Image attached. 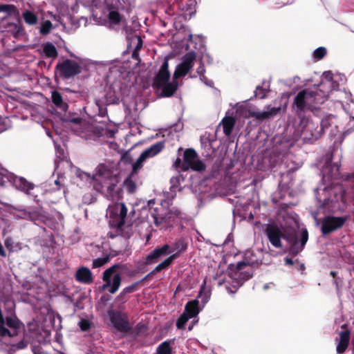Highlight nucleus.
<instances>
[{
  "label": "nucleus",
  "instance_id": "f257e3e1",
  "mask_svg": "<svg viewBox=\"0 0 354 354\" xmlns=\"http://www.w3.org/2000/svg\"><path fill=\"white\" fill-rule=\"evenodd\" d=\"M196 57L194 52L192 51L185 54L182 58L181 63L176 66L173 80L171 82H168L170 78L168 61H164L153 82L156 87L162 88L161 96L170 97L174 95L178 86L177 80L180 77L185 76L190 71L194 65Z\"/></svg>",
  "mask_w": 354,
  "mask_h": 354
},
{
  "label": "nucleus",
  "instance_id": "f03ea898",
  "mask_svg": "<svg viewBox=\"0 0 354 354\" xmlns=\"http://www.w3.org/2000/svg\"><path fill=\"white\" fill-rule=\"evenodd\" d=\"M265 232L270 243L277 248L282 247L281 239L286 238L290 244L291 252L295 254L303 250L308 237L306 230H298L285 236L281 229L274 223L267 225Z\"/></svg>",
  "mask_w": 354,
  "mask_h": 354
},
{
  "label": "nucleus",
  "instance_id": "7ed1b4c3",
  "mask_svg": "<svg viewBox=\"0 0 354 354\" xmlns=\"http://www.w3.org/2000/svg\"><path fill=\"white\" fill-rule=\"evenodd\" d=\"M77 176L82 180L88 181L97 192H102L104 189V183H106L112 176V164H100L93 176L82 171H78Z\"/></svg>",
  "mask_w": 354,
  "mask_h": 354
},
{
  "label": "nucleus",
  "instance_id": "20e7f679",
  "mask_svg": "<svg viewBox=\"0 0 354 354\" xmlns=\"http://www.w3.org/2000/svg\"><path fill=\"white\" fill-rule=\"evenodd\" d=\"M326 120H323L322 123L314 122L308 118H302L299 125L301 137L306 142H313L319 138L324 131V127L326 125Z\"/></svg>",
  "mask_w": 354,
  "mask_h": 354
},
{
  "label": "nucleus",
  "instance_id": "39448f33",
  "mask_svg": "<svg viewBox=\"0 0 354 354\" xmlns=\"http://www.w3.org/2000/svg\"><path fill=\"white\" fill-rule=\"evenodd\" d=\"M316 198L322 207L331 203L332 208H336V203L339 200H343L344 190L339 185H335L330 187L318 188L315 191Z\"/></svg>",
  "mask_w": 354,
  "mask_h": 354
},
{
  "label": "nucleus",
  "instance_id": "423d86ee",
  "mask_svg": "<svg viewBox=\"0 0 354 354\" xmlns=\"http://www.w3.org/2000/svg\"><path fill=\"white\" fill-rule=\"evenodd\" d=\"M70 55L76 58L77 61L67 59L57 65L60 75L68 79L80 73L82 67L85 66L86 64L85 59L76 57L73 53H71Z\"/></svg>",
  "mask_w": 354,
  "mask_h": 354
},
{
  "label": "nucleus",
  "instance_id": "0eeeda50",
  "mask_svg": "<svg viewBox=\"0 0 354 354\" xmlns=\"http://www.w3.org/2000/svg\"><path fill=\"white\" fill-rule=\"evenodd\" d=\"M162 208H154L151 210L150 214L153 219L154 224L156 227L165 228L170 225L175 218L180 216V212L177 209H169L162 213Z\"/></svg>",
  "mask_w": 354,
  "mask_h": 354
},
{
  "label": "nucleus",
  "instance_id": "6e6552de",
  "mask_svg": "<svg viewBox=\"0 0 354 354\" xmlns=\"http://www.w3.org/2000/svg\"><path fill=\"white\" fill-rule=\"evenodd\" d=\"M319 103L313 92L308 90H303L295 96L293 104L298 111H303L316 108Z\"/></svg>",
  "mask_w": 354,
  "mask_h": 354
},
{
  "label": "nucleus",
  "instance_id": "1a4fd4ad",
  "mask_svg": "<svg viewBox=\"0 0 354 354\" xmlns=\"http://www.w3.org/2000/svg\"><path fill=\"white\" fill-rule=\"evenodd\" d=\"M241 114L245 118L252 117L259 120L270 119L276 116L281 111L280 106L267 105L263 111H247L246 106L241 107Z\"/></svg>",
  "mask_w": 354,
  "mask_h": 354
},
{
  "label": "nucleus",
  "instance_id": "9d476101",
  "mask_svg": "<svg viewBox=\"0 0 354 354\" xmlns=\"http://www.w3.org/2000/svg\"><path fill=\"white\" fill-rule=\"evenodd\" d=\"M0 185L5 186L6 181L10 182L16 189L21 190L24 192L28 193L30 190L33 189V185L28 182L22 177H18L11 173L6 172V174H1Z\"/></svg>",
  "mask_w": 354,
  "mask_h": 354
},
{
  "label": "nucleus",
  "instance_id": "9b49d317",
  "mask_svg": "<svg viewBox=\"0 0 354 354\" xmlns=\"http://www.w3.org/2000/svg\"><path fill=\"white\" fill-rule=\"evenodd\" d=\"M116 268L113 266L106 269L103 273V281L104 284L102 286V290H109L111 293H115L120 288L121 283V277L119 274H113Z\"/></svg>",
  "mask_w": 354,
  "mask_h": 354
},
{
  "label": "nucleus",
  "instance_id": "f8f14e48",
  "mask_svg": "<svg viewBox=\"0 0 354 354\" xmlns=\"http://www.w3.org/2000/svg\"><path fill=\"white\" fill-rule=\"evenodd\" d=\"M183 158L182 169L184 171H187L189 169L195 171H203L205 169V164L198 159L197 153L192 149H188L185 151Z\"/></svg>",
  "mask_w": 354,
  "mask_h": 354
},
{
  "label": "nucleus",
  "instance_id": "ddd939ff",
  "mask_svg": "<svg viewBox=\"0 0 354 354\" xmlns=\"http://www.w3.org/2000/svg\"><path fill=\"white\" fill-rule=\"evenodd\" d=\"M164 148V145L162 142H158L150 147L145 149L138 157L136 162L133 165V171L139 169L142 167L143 163L147 159L152 158L159 153Z\"/></svg>",
  "mask_w": 354,
  "mask_h": 354
},
{
  "label": "nucleus",
  "instance_id": "4468645a",
  "mask_svg": "<svg viewBox=\"0 0 354 354\" xmlns=\"http://www.w3.org/2000/svg\"><path fill=\"white\" fill-rule=\"evenodd\" d=\"M127 214V208L123 203L109 205L107 208V214H109L110 217L115 216L117 218V223L119 227L124 224Z\"/></svg>",
  "mask_w": 354,
  "mask_h": 354
},
{
  "label": "nucleus",
  "instance_id": "2eb2a0df",
  "mask_svg": "<svg viewBox=\"0 0 354 354\" xmlns=\"http://www.w3.org/2000/svg\"><path fill=\"white\" fill-rule=\"evenodd\" d=\"M114 166L112 164V176L108 180L106 183H104V187L107 186L106 196L112 201H118L122 197V189L117 186V180L113 174Z\"/></svg>",
  "mask_w": 354,
  "mask_h": 354
},
{
  "label": "nucleus",
  "instance_id": "dca6fc26",
  "mask_svg": "<svg viewBox=\"0 0 354 354\" xmlns=\"http://www.w3.org/2000/svg\"><path fill=\"white\" fill-rule=\"evenodd\" d=\"M345 222V218L342 217L328 216L324 219L322 230L324 234L330 233L341 227Z\"/></svg>",
  "mask_w": 354,
  "mask_h": 354
},
{
  "label": "nucleus",
  "instance_id": "f3484780",
  "mask_svg": "<svg viewBox=\"0 0 354 354\" xmlns=\"http://www.w3.org/2000/svg\"><path fill=\"white\" fill-rule=\"evenodd\" d=\"M119 0H106L105 4L107 10V16L110 25H117L123 22L122 17L114 9L115 5Z\"/></svg>",
  "mask_w": 354,
  "mask_h": 354
},
{
  "label": "nucleus",
  "instance_id": "a211bd4d",
  "mask_svg": "<svg viewBox=\"0 0 354 354\" xmlns=\"http://www.w3.org/2000/svg\"><path fill=\"white\" fill-rule=\"evenodd\" d=\"M109 316L113 326L117 330L126 331L129 329V323L125 315L116 311H111Z\"/></svg>",
  "mask_w": 354,
  "mask_h": 354
},
{
  "label": "nucleus",
  "instance_id": "6ab92c4d",
  "mask_svg": "<svg viewBox=\"0 0 354 354\" xmlns=\"http://www.w3.org/2000/svg\"><path fill=\"white\" fill-rule=\"evenodd\" d=\"M5 324L10 328L8 329L9 335H0V337H15L17 336L21 329L23 328V324L20 322V321L14 316L7 317L5 319Z\"/></svg>",
  "mask_w": 354,
  "mask_h": 354
},
{
  "label": "nucleus",
  "instance_id": "aec40b11",
  "mask_svg": "<svg viewBox=\"0 0 354 354\" xmlns=\"http://www.w3.org/2000/svg\"><path fill=\"white\" fill-rule=\"evenodd\" d=\"M169 254V245L165 244L160 248H156L146 257L147 263H156L160 257Z\"/></svg>",
  "mask_w": 354,
  "mask_h": 354
},
{
  "label": "nucleus",
  "instance_id": "412c9836",
  "mask_svg": "<svg viewBox=\"0 0 354 354\" xmlns=\"http://www.w3.org/2000/svg\"><path fill=\"white\" fill-rule=\"evenodd\" d=\"M76 280L83 283H91L93 282L92 273L86 267L80 268L75 274Z\"/></svg>",
  "mask_w": 354,
  "mask_h": 354
},
{
  "label": "nucleus",
  "instance_id": "4be33fe9",
  "mask_svg": "<svg viewBox=\"0 0 354 354\" xmlns=\"http://www.w3.org/2000/svg\"><path fill=\"white\" fill-rule=\"evenodd\" d=\"M3 31L7 32L11 34L14 37H17L22 34V27L19 21L14 22H6L3 25Z\"/></svg>",
  "mask_w": 354,
  "mask_h": 354
},
{
  "label": "nucleus",
  "instance_id": "5701e85b",
  "mask_svg": "<svg viewBox=\"0 0 354 354\" xmlns=\"http://www.w3.org/2000/svg\"><path fill=\"white\" fill-rule=\"evenodd\" d=\"M40 53L47 58L55 59L57 56L55 46L50 42H46L41 45Z\"/></svg>",
  "mask_w": 354,
  "mask_h": 354
},
{
  "label": "nucleus",
  "instance_id": "b1692460",
  "mask_svg": "<svg viewBox=\"0 0 354 354\" xmlns=\"http://www.w3.org/2000/svg\"><path fill=\"white\" fill-rule=\"evenodd\" d=\"M187 248V244L183 239H179L174 244L169 245V254L171 257H174V259L177 258L180 254L185 251Z\"/></svg>",
  "mask_w": 354,
  "mask_h": 354
},
{
  "label": "nucleus",
  "instance_id": "393cba45",
  "mask_svg": "<svg viewBox=\"0 0 354 354\" xmlns=\"http://www.w3.org/2000/svg\"><path fill=\"white\" fill-rule=\"evenodd\" d=\"M198 304L199 302L196 299L188 301L185 306L184 313H186L190 318L196 317L200 312Z\"/></svg>",
  "mask_w": 354,
  "mask_h": 354
},
{
  "label": "nucleus",
  "instance_id": "a878e982",
  "mask_svg": "<svg viewBox=\"0 0 354 354\" xmlns=\"http://www.w3.org/2000/svg\"><path fill=\"white\" fill-rule=\"evenodd\" d=\"M349 342V333L347 331H342L339 333V339H338V343L337 345V352L339 353H344L348 345Z\"/></svg>",
  "mask_w": 354,
  "mask_h": 354
},
{
  "label": "nucleus",
  "instance_id": "bb28decb",
  "mask_svg": "<svg viewBox=\"0 0 354 354\" xmlns=\"http://www.w3.org/2000/svg\"><path fill=\"white\" fill-rule=\"evenodd\" d=\"M51 98L52 102L58 109L64 111H67L68 106L67 103L63 101V98L59 92L56 91H53L51 93Z\"/></svg>",
  "mask_w": 354,
  "mask_h": 354
},
{
  "label": "nucleus",
  "instance_id": "cd10ccee",
  "mask_svg": "<svg viewBox=\"0 0 354 354\" xmlns=\"http://www.w3.org/2000/svg\"><path fill=\"white\" fill-rule=\"evenodd\" d=\"M235 120L232 117H225L222 120L223 132L226 136H230L232 132Z\"/></svg>",
  "mask_w": 354,
  "mask_h": 354
},
{
  "label": "nucleus",
  "instance_id": "c85d7f7f",
  "mask_svg": "<svg viewBox=\"0 0 354 354\" xmlns=\"http://www.w3.org/2000/svg\"><path fill=\"white\" fill-rule=\"evenodd\" d=\"M23 17L26 23L29 25H35L37 22V16L31 11L26 10L23 13Z\"/></svg>",
  "mask_w": 354,
  "mask_h": 354
},
{
  "label": "nucleus",
  "instance_id": "c756f323",
  "mask_svg": "<svg viewBox=\"0 0 354 354\" xmlns=\"http://www.w3.org/2000/svg\"><path fill=\"white\" fill-rule=\"evenodd\" d=\"M174 260V257L169 256L166 258L163 261L159 263L156 268L154 269L155 272H160V270L167 268L169 267Z\"/></svg>",
  "mask_w": 354,
  "mask_h": 354
},
{
  "label": "nucleus",
  "instance_id": "7c9ffc66",
  "mask_svg": "<svg viewBox=\"0 0 354 354\" xmlns=\"http://www.w3.org/2000/svg\"><path fill=\"white\" fill-rule=\"evenodd\" d=\"M174 260V257L169 256L166 258L163 261L159 263L156 268L154 269L155 272H160V270L167 268L169 267Z\"/></svg>",
  "mask_w": 354,
  "mask_h": 354
},
{
  "label": "nucleus",
  "instance_id": "2f4dec72",
  "mask_svg": "<svg viewBox=\"0 0 354 354\" xmlns=\"http://www.w3.org/2000/svg\"><path fill=\"white\" fill-rule=\"evenodd\" d=\"M157 354H171V349L169 342H164L157 348Z\"/></svg>",
  "mask_w": 354,
  "mask_h": 354
},
{
  "label": "nucleus",
  "instance_id": "473e14b6",
  "mask_svg": "<svg viewBox=\"0 0 354 354\" xmlns=\"http://www.w3.org/2000/svg\"><path fill=\"white\" fill-rule=\"evenodd\" d=\"M324 77H325V81L322 82V86H333V89L335 90L336 88V86L333 85V79H334L333 75L329 71L325 72Z\"/></svg>",
  "mask_w": 354,
  "mask_h": 354
},
{
  "label": "nucleus",
  "instance_id": "72a5a7b5",
  "mask_svg": "<svg viewBox=\"0 0 354 354\" xmlns=\"http://www.w3.org/2000/svg\"><path fill=\"white\" fill-rule=\"evenodd\" d=\"M205 72L204 66L201 63L200 66L197 68V73L200 75L201 81L204 82L205 84L211 86L213 84L212 81H207L206 77L204 75Z\"/></svg>",
  "mask_w": 354,
  "mask_h": 354
},
{
  "label": "nucleus",
  "instance_id": "f704fd0d",
  "mask_svg": "<svg viewBox=\"0 0 354 354\" xmlns=\"http://www.w3.org/2000/svg\"><path fill=\"white\" fill-rule=\"evenodd\" d=\"M335 97H337L338 102L342 105V103L344 102L343 98H346L348 100H351V94L350 93H348L344 91H337L335 92Z\"/></svg>",
  "mask_w": 354,
  "mask_h": 354
},
{
  "label": "nucleus",
  "instance_id": "c9c22d12",
  "mask_svg": "<svg viewBox=\"0 0 354 354\" xmlns=\"http://www.w3.org/2000/svg\"><path fill=\"white\" fill-rule=\"evenodd\" d=\"M190 319L186 313H183L176 322V326L178 328H183L186 322Z\"/></svg>",
  "mask_w": 354,
  "mask_h": 354
},
{
  "label": "nucleus",
  "instance_id": "e433bc0d",
  "mask_svg": "<svg viewBox=\"0 0 354 354\" xmlns=\"http://www.w3.org/2000/svg\"><path fill=\"white\" fill-rule=\"evenodd\" d=\"M268 87V85L266 86V88H263L262 86H257L255 91V95L261 99L265 98L266 97L268 92L269 91Z\"/></svg>",
  "mask_w": 354,
  "mask_h": 354
},
{
  "label": "nucleus",
  "instance_id": "4c0bfd02",
  "mask_svg": "<svg viewBox=\"0 0 354 354\" xmlns=\"http://www.w3.org/2000/svg\"><path fill=\"white\" fill-rule=\"evenodd\" d=\"M109 260V257L108 256L95 259L93 261V268H100L106 264Z\"/></svg>",
  "mask_w": 354,
  "mask_h": 354
},
{
  "label": "nucleus",
  "instance_id": "58836bf2",
  "mask_svg": "<svg viewBox=\"0 0 354 354\" xmlns=\"http://www.w3.org/2000/svg\"><path fill=\"white\" fill-rule=\"evenodd\" d=\"M326 54V49L324 47H319L313 52V57L315 59H322Z\"/></svg>",
  "mask_w": 354,
  "mask_h": 354
},
{
  "label": "nucleus",
  "instance_id": "ea45409f",
  "mask_svg": "<svg viewBox=\"0 0 354 354\" xmlns=\"http://www.w3.org/2000/svg\"><path fill=\"white\" fill-rule=\"evenodd\" d=\"M124 187L129 192H133L136 189V184L131 178H128L124 180Z\"/></svg>",
  "mask_w": 354,
  "mask_h": 354
},
{
  "label": "nucleus",
  "instance_id": "a19ab883",
  "mask_svg": "<svg viewBox=\"0 0 354 354\" xmlns=\"http://www.w3.org/2000/svg\"><path fill=\"white\" fill-rule=\"evenodd\" d=\"M52 28V24L50 21L47 20L44 21L40 27V32L41 34H48Z\"/></svg>",
  "mask_w": 354,
  "mask_h": 354
},
{
  "label": "nucleus",
  "instance_id": "79ce46f5",
  "mask_svg": "<svg viewBox=\"0 0 354 354\" xmlns=\"http://www.w3.org/2000/svg\"><path fill=\"white\" fill-rule=\"evenodd\" d=\"M78 325L82 330L86 331L90 329L91 322L88 319H82L80 321Z\"/></svg>",
  "mask_w": 354,
  "mask_h": 354
},
{
  "label": "nucleus",
  "instance_id": "37998d69",
  "mask_svg": "<svg viewBox=\"0 0 354 354\" xmlns=\"http://www.w3.org/2000/svg\"><path fill=\"white\" fill-rule=\"evenodd\" d=\"M137 284H132L128 287H126L120 293V297H124L127 294L133 292L136 290Z\"/></svg>",
  "mask_w": 354,
  "mask_h": 354
},
{
  "label": "nucleus",
  "instance_id": "c03bdc74",
  "mask_svg": "<svg viewBox=\"0 0 354 354\" xmlns=\"http://www.w3.org/2000/svg\"><path fill=\"white\" fill-rule=\"evenodd\" d=\"M15 8V6L12 5H0V12H4L8 14L12 12Z\"/></svg>",
  "mask_w": 354,
  "mask_h": 354
},
{
  "label": "nucleus",
  "instance_id": "a18cd8bd",
  "mask_svg": "<svg viewBox=\"0 0 354 354\" xmlns=\"http://www.w3.org/2000/svg\"><path fill=\"white\" fill-rule=\"evenodd\" d=\"M14 346L17 349H23L27 346V343L24 340H21L19 342H18L16 345H14Z\"/></svg>",
  "mask_w": 354,
  "mask_h": 354
},
{
  "label": "nucleus",
  "instance_id": "49530a36",
  "mask_svg": "<svg viewBox=\"0 0 354 354\" xmlns=\"http://www.w3.org/2000/svg\"><path fill=\"white\" fill-rule=\"evenodd\" d=\"M4 243H5L6 247L8 249H9V250H12V240L10 238H7L5 240Z\"/></svg>",
  "mask_w": 354,
  "mask_h": 354
},
{
  "label": "nucleus",
  "instance_id": "de8ad7c7",
  "mask_svg": "<svg viewBox=\"0 0 354 354\" xmlns=\"http://www.w3.org/2000/svg\"><path fill=\"white\" fill-rule=\"evenodd\" d=\"M127 295H124V297H120V294L115 299V302H119L120 304H124L127 301Z\"/></svg>",
  "mask_w": 354,
  "mask_h": 354
},
{
  "label": "nucleus",
  "instance_id": "09e8293b",
  "mask_svg": "<svg viewBox=\"0 0 354 354\" xmlns=\"http://www.w3.org/2000/svg\"><path fill=\"white\" fill-rule=\"evenodd\" d=\"M248 263H246L244 261L239 262L236 266V268L238 270H241L243 269V267L246 266Z\"/></svg>",
  "mask_w": 354,
  "mask_h": 354
},
{
  "label": "nucleus",
  "instance_id": "8fccbe9b",
  "mask_svg": "<svg viewBox=\"0 0 354 354\" xmlns=\"http://www.w3.org/2000/svg\"><path fill=\"white\" fill-rule=\"evenodd\" d=\"M136 39L138 41L136 48L140 49L142 47V39L140 37H136Z\"/></svg>",
  "mask_w": 354,
  "mask_h": 354
},
{
  "label": "nucleus",
  "instance_id": "3c124183",
  "mask_svg": "<svg viewBox=\"0 0 354 354\" xmlns=\"http://www.w3.org/2000/svg\"><path fill=\"white\" fill-rule=\"evenodd\" d=\"M285 263L286 265H288V266H290V265H292L293 264V261L290 258H286L285 259Z\"/></svg>",
  "mask_w": 354,
  "mask_h": 354
},
{
  "label": "nucleus",
  "instance_id": "603ef678",
  "mask_svg": "<svg viewBox=\"0 0 354 354\" xmlns=\"http://www.w3.org/2000/svg\"><path fill=\"white\" fill-rule=\"evenodd\" d=\"M281 2L280 3L281 5H286V4H288V3H292V1L291 0H281Z\"/></svg>",
  "mask_w": 354,
  "mask_h": 354
},
{
  "label": "nucleus",
  "instance_id": "864d4df0",
  "mask_svg": "<svg viewBox=\"0 0 354 354\" xmlns=\"http://www.w3.org/2000/svg\"><path fill=\"white\" fill-rule=\"evenodd\" d=\"M91 3L94 6H97V2L95 0H89Z\"/></svg>",
  "mask_w": 354,
  "mask_h": 354
},
{
  "label": "nucleus",
  "instance_id": "5fc2aeb1",
  "mask_svg": "<svg viewBox=\"0 0 354 354\" xmlns=\"http://www.w3.org/2000/svg\"><path fill=\"white\" fill-rule=\"evenodd\" d=\"M274 284L273 283H269V284H266L264 286H263V288L265 290L268 289V288H270V286H273Z\"/></svg>",
  "mask_w": 354,
  "mask_h": 354
},
{
  "label": "nucleus",
  "instance_id": "6e6d98bb",
  "mask_svg": "<svg viewBox=\"0 0 354 354\" xmlns=\"http://www.w3.org/2000/svg\"><path fill=\"white\" fill-rule=\"evenodd\" d=\"M227 290L228 292H230V293H234V292H236L237 289L232 290L230 288H227Z\"/></svg>",
  "mask_w": 354,
  "mask_h": 354
},
{
  "label": "nucleus",
  "instance_id": "4d7b16f0",
  "mask_svg": "<svg viewBox=\"0 0 354 354\" xmlns=\"http://www.w3.org/2000/svg\"><path fill=\"white\" fill-rule=\"evenodd\" d=\"M180 162H181L180 159V158H178V159L176 160V161L175 162V165H176V167H178V165L180 163Z\"/></svg>",
  "mask_w": 354,
  "mask_h": 354
},
{
  "label": "nucleus",
  "instance_id": "13d9d810",
  "mask_svg": "<svg viewBox=\"0 0 354 354\" xmlns=\"http://www.w3.org/2000/svg\"><path fill=\"white\" fill-rule=\"evenodd\" d=\"M154 203H155L154 200H150L148 202V205L150 206L151 205L154 204Z\"/></svg>",
  "mask_w": 354,
  "mask_h": 354
},
{
  "label": "nucleus",
  "instance_id": "bf43d9fd",
  "mask_svg": "<svg viewBox=\"0 0 354 354\" xmlns=\"http://www.w3.org/2000/svg\"><path fill=\"white\" fill-rule=\"evenodd\" d=\"M338 176V174H331V177L336 178Z\"/></svg>",
  "mask_w": 354,
  "mask_h": 354
},
{
  "label": "nucleus",
  "instance_id": "052dcab7",
  "mask_svg": "<svg viewBox=\"0 0 354 354\" xmlns=\"http://www.w3.org/2000/svg\"><path fill=\"white\" fill-rule=\"evenodd\" d=\"M46 134L48 135V137H50V138L52 137L51 133L48 131H46Z\"/></svg>",
  "mask_w": 354,
  "mask_h": 354
},
{
  "label": "nucleus",
  "instance_id": "680f3d73",
  "mask_svg": "<svg viewBox=\"0 0 354 354\" xmlns=\"http://www.w3.org/2000/svg\"><path fill=\"white\" fill-rule=\"evenodd\" d=\"M330 274L333 275V277H335V272L334 271H331Z\"/></svg>",
  "mask_w": 354,
  "mask_h": 354
},
{
  "label": "nucleus",
  "instance_id": "e2e57ef3",
  "mask_svg": "<svg viewBox=\"0 0 354 354\" xmlns=\"http://www.w3.org/2000/svg\"><path fill=\"white\" fill-rule=\"evenodd\" d=\"M334 167H335L336 171L337 172L338 170H339L338 166L337 165H335Z\"/></svg>",
  "mask_w": 354,
  "mask_h": 354
},
{
  "label": "nucleus",
  "instance_id": "0e129e2a",
  "mask_svg": "<svg viewBox=\"0 0 354 354\" xmlns=\"http://www.w3.org/2000/svg\"><path fill=\"white\" fill-rule=\"evenodd\" d=\"M193 326H194V325H193V324H192V325H190V326H189V330H191L192 329Z\"/></svg>",
  "mask_w": 354,
  "mask_h": 354
},
{
  "label": "nucleus",
  "instance_id": "69168bd1",
  "mask_svg": "<svg viewBox=\"0 0 354 354\" xmlns=\"http://www.w3.org/2000/svg\"><path fill=\"white\" fill-rule=\"evenodd\" d=\"M55 184H56V185H59V180H56L55 181Z\"/></svg>",
  "mask_w": 354,
  "mask_h": 354
}]
</instances>
